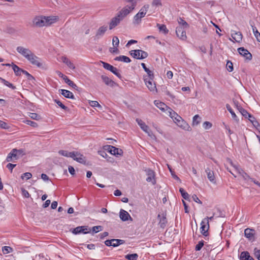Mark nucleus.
I'll return each instance as SVG.
<instances>
[{"instance_id": "1", "label": "nucleus", "mask_w": 260, "mask_h": 260, "mask_svg": "<svg viewBox=\"0 0 260 260\" xmlns=\"http://www.w3.org/2000/svg\"><path fill=\"white\" fill-rule=\"evenodd\" d=\"M56 20L57 18L55 16H38L34 18L32 23L34 26L41 27L49 26Z\"/></svg>"}, {"instance_id": "2", "label": "nucleus", "mask_w": 260, "mask_h": 260, "mask_svg": "<svg viewBox=\"0 0 260 260\" xmlns=\"http://www.w3.org/2000/svg\"><path fill=\"white\" fill-rule=\"evenodd\" d=\"M24 154V150L22 149H13L8 154L6 158V161L7 162L13 161L14 160L18 159L20 156H22Z\"/></svg>"}, {"instance_id": "3", "label": "nucleus", "mask_w": 260, "mask_h": 260, "mask_svg": "<svg viewBox=\"0 0 260 260\" xmlns=\"http://www.w3.org/2000/svg\"><path fill=\"white\" fill-rule=\"evenodd\" d=\"M104 149L111 154L116 156H122L123 154V150L121 149H119L113 146L106 145L104 146Z\"/></svg>"}, {"instance_id": "4", "label": "nucleus", "mask_w": 260, "mask_h": 260, "mask_svg": "<svg viewBox=\"0 0 260 260\" xmlns=\"http://www.w3.org/2000/svg\"><path fill=\"white\" fill-rule=\"evenodd\" d=\"M102 63L103 64V67L105 69L111 71L112 73L115 75L119 79L122 78L121 74L118 72V70L116 68L113 67V66L107 62L102 61Z\"/></svg>"}, {"instance_id": "5", "label": "nucleus", "mask_w": 260, "mask_h": 260, "mask_svg": "<svg viewBox=\"0 0 260 260\" xmlns=\"http://www.w3.org/2000/svg\"><path fill=\"white\" fill-rule=\"evenodd\" d=\"M27 59L33 65L36 66L39 68L42 66L41 62V59L35 55L33 53L27 58Z\"/></svg>"}, {"instance_id": "6", "label": "nucleus", "mask_w": 260, "mask_h": 260, "mask_svg": "<svg viewBox=\"0 0 260 260\" xmlns=\"http://www.w3.org/2000/svg\"><path fill=\"white\" fill-rule=\"evenodd\" d=\"M16 50L19 53L21 54L26 59L32 53L30 49L22 46L17 47Z\"/></svg>"}, {"instance_id": "7", "label": "nucleus", "mask_w": 260, "mask_h": 260, "mask_svg": "<svg viewBox=\"0 0 260 260\" xmlns=\"http://www.w3.org/2000/svg\"><path fill=\"white\" fill-rule=\"evenodd\" d=\"M157 218L159 220L158 224L159 226L162 229H165L168 223L167 213H163L162 214H159L157 216Z\"/></svg>"}, {"instance_id": "8", "label": "nucleus", "mask_w": 260, "mask_h": 260, "mask_svg": "<svg viewBox=\"0 0 260 260\" xmlns=\"http://www.w3.org/2000/svg\"><path fill=\"white\" fill-rule=\"evenodd\" d=\"M185 28L182 26H178L176 28V34L177 37L182 40H185L187 38Z\"/></svg>"}, {"instance_id": "9", "label": "nucleus", "mask_w": 260, "mask_h": 260, "mask_svg": "<svg viewBox=\"0 0 260 260\" xmlns=\"http://www.w3.org/2000/svg\"><path fill=\"white\" fill-rule=\"evenodd\" d=\"M201 227V233L203 235L206 237L208 235V230L209 229V224L208 219L206 221H202Z\"/></svg>"}, {"instance_id": "10", "label": "nucleus", "mask_w": 260, "mask_h": 260, "mask_svg": "<svg viewBox=\"0 0 260 260\" xmlns=\"http://www.w3.org/2000/svg\"><path fill=\"white\" fill-rule=\"evenodd\" d=\"M107 30V26H102L100 27L97 30V31L96 32V34L95 36L94 37V40H98L100 39L101 37H102L105 32Z\"/></svg>"}, {"instance_id": "11", "label": "nucleus", "mask_w": 260, "mask_h": 260, "mask_svg": "<svg viewBox=\"0 0 260 260\" xmlns=\"http://www.w3.org/2000/svg\"><path fill=\"white\" fill-rule=\"evenodd\" d=\"M255 231L254 229L247 228L244 231L245 236L249 240L253 241L255 240L254 235Z\"/></svg>"}, {"instance_id": "12", "label": "nucleus", "mask_w": 260, "mask_h": 260, "mask_svg": "<svg viewBox=\"0 0 260 260\" xmlns=\"http://www.w3.org/2000/svg\"><path fill=\"white\" fill-rule=\"evenodd\" d=\"M238 51L240 55L245 57L246 59H248V60H251L252 57L251 54L244 47L239 48L238 49Z\"/></svg>"}, {"instance_id": "13", "label": "nucleus", "mask_w": 260, "mask_h": 260, "mask_svg": "<svg viewBox=\"0 0 260 260\" xmlns=\"http://www.w3.org/2000/svg\"><path fill=\"white\" fill-rule=\"evenodd\" d=\"M119 217L123 221H128V220L133 221V218L131 217L129 214L123 209H121L120 210Z\"/></svg>"}, {"instance_id": "14", "label": "nucleus", "mask_w": 260, "mask_h": 260, "mask_svg": "<svg viewBox=\"0 0 260 260\" xmlns=\"http://www.w3.org/2000/svg\"><path fill=\"white\" fill-rule=\"evenodd\" d=\"M136 121L137 122L138 125L140 126L141 128L145 133L148 134L149 136L150 135L151 131L149 130V127L146 125L144 122H143L141 119L137 118L136 119Z\"/></svg>"}, {"instance_id": "15", "label": "nucleus", "mask_w": 260, "mask_h": 260, "mask_svg": "<svg viewBox=\"0 0 260 260\" xmlns=\"http://www.w3.org/2000/svg\"><path fill=\"white\" fill-rule=\"evenodd\" d=\"M74 154L75 156H74V157H72V158H73L74 160L81 164H85V157L82 154H80V153H78V152L75 151Z\"/></svg>"}, {"instance_id": "16", "label": "nucleus", "mask_w": 260, "mask_h": 260, "mask_svg": "<svg viewBox=\"0 0 260 260\" xmlns=\"http://www.w3.org/2000/svg\"><path fill=\"white\" fill-rule=\"evenodd\" d=\"M147 175L148 176L146 178V181L147 182H152L153 184H155V180L154 179L155 173L153 171L150 169H148L147 171Z\"/></svg>"}, {"instance_id": "17", "label": "nucleus", "mask_w": 260, "mask_h": 260, "mask_svg": "<svg viewBox=\"0 0 260 260\" xmlns=\"http://www.w3.org/2000/svg\"><path fill=\"white\" fill-rule=\"evenodd\" d=\"M205 172L207 173V177L210 181L215 184L216 183V180L214 172L208 168L206 169Z\"/></svg>"}, {"instance_id": "18", "label": "nucleus", "mask_w": 260, "mask_h": 260, "mask_svg": "<svg viewBox=\"0 0 260 260\" xmlns=\"http://www.w3.org/2000/svg\"><path fill=\"white\" fill-rule=\"evenodd\" d=\"M101 78L103 81L108 86L113 87L116 85V83L114 81L105 75H102Z\"/></svg>"}, {"instance_id": "19", "label": "nucleus", "mask_w": 260, "mask_h": 260, "mask_svg": "<svg viewBox=\"0 0 260 260\" xmlns=\"http://www.w3.org/2000/svg\"><path fill=\"white\" fill-rule=\"evenodd\" d=\"M121 20L116 16L113 17L109 23V29H112L117 26L120 22Z\"/></svg>"}, {"instance_id": "20", "label": "nucleus", "mask_w": 260, "mask_h": 260, "mask_svg": "<svg viewBox=\"0 0 260 260\" xmlns=\"http://www.w3.org/2000/svg\"><path fill=\"white\" fill-rule=\"evenodd\" d=\"M135 8V4L134 5H131V6H126V7L123 8L121 11L126 16L132 11H133Z\"/></svg>"}, {"instance_id": "21", "label": "nucleus", "mask_w": 260, "mask_h": 260, "mask_svg": "<svg viewBox=\"0 0 260 260\" xmlns=\"http://www.w3.org/2000/svg\"><path fill=\"white\" fill-rule=\"evenodd\" d=\"M60 93L66 98L74 99L75 97L73 93L69 90L66 89H60Z\"/></svg>"}, {"instance_id": "22", "label": "nucleus", "mask_w": 260, "mask_h": 260, "mask_svg": "<svg viewBox=\"0 0 260 260\" xmlns=\"http://www.w3.org/2000/svg\"><path fill=\"white\" fill-rule=\"evenodd\" d=\"M232 37L237 42H240L242 39V35L240 31H232Z\"/></svg>"}, {"instance_id": "23", "label": "nucleus", "mask_w": 260, "mask_h": 260, "mask_svg": "<svg viewBox=\"0 0 260 260\" xmlns=\"http://www.w3.org/2000/svg\"><path fill=\"white\" fill-rule=\"evenodd\" d=\"M240 260H254L248 251H243L240 255Z\"/></svg>"}, {"instance_id": "24", "label": "nucleus", "mask_w": 260, "mask_h": 260, "mask_svg": "<svg viewBox=\"0 0 260 260\" xmlns=\"http://www.w3.org/2000/svg\"><path fill=\"white\" fill-rule=\"evenodd\" d=\"M12 67L16 76H20L22 73L23 74L24 70L20 68L17 65L12 63Z\"/></svg>"}, {"instance_id": "25", "label": "nucleus", "mask_w": 260, "mask_h": 260, "mask_svg": "<svg viewBox=\"0 0 260 260\" xmlns=\"http://www.w3.org/2000/svg\"><path fill=\"white\" fill-rule=\"evenodd\" d=\"M62 61L67 64V66L72 70H74L75 69V66L74 64L66 56L61 57Z\"/></svg>"}, {"instance_id": "26", "label": "nucleus", "mask_w": 260, "mask_h": 260, "mask_svg": "<svg viewBox=\"0 0 260 260\" xmlns=\"http://www.w3.org/2000/svg\"><path fill=\"white\" fill-rule=\"evenodd\" d=\"M147 82L145 83L146 85L147 86L148 89L151 91L153 92H157V88L156 87L155 83L153 81H147Z\"/></svg>"}, {"instance_id": "27", "label": "nucleus", "mask_w": 260, "mask_h": 260, "mask_svg": "<svg viewBox=\"0 0 260 260\" xmlns=\"http://www.w3.org/2000/svg\"><path fill=\"white\" fill-rule=\"evenodd\" d=\"M145 16V13L143 12H139L134 17V23L135 24H139L141 22L142 18Z\"/></svg>"}, {"instance_id": "28", "label": "nucleus", "mask_w": 260, "mask_h": 260, "mask_svg": "<svg viewBox=\"0 0 260 260\" xmlns=\"http://www.w3.org/2000/svg\"><path fill=\"white\" fill-rule=\"evenodd\" d=\"M58 153L60 155L66 156V157H70L72 158V157H74V156H75V154H74V151L69 152L66 150H61L59 151Z\"/></svg>"}, {"instance_id": "29", "label": "nucleus", "mask_w": 260, "mask_h": 260, "mask_svg": "<svg viewBox=\"0 0 260 260\" xmlns=\"http://www.w3.org/2000/svg\"><path fill=\"white\" fill-rule=\"evenodd\" d=\"M155 106L162 111H165L168 106L164 103L159 101H155Z\"/></svg>"}, {"instance_id": "30", "label": "nucleus", "mask_w": 260, "mask_h": 260, "mask_svg": "<svg viewBox=\"0 0 260 260\" xmlns=\"http://www.w3.org/2000/svg\"><path fill=\"white\" fill-rule=\"evenodd\" d=\"M114 60L123 61L126 63L130 62L131 61V59L128 57L124 55L117 56L114 58Z\"/></svg>"}, {"instance_id": "31", "label": "nucleus", "mask_w": 260, "mask_h": 260, "mask_svg": "<svg viewBox=\"0 0 260 260\" xmlns=\"http://www.w3.org/2000/svg\"><path fill=\"white\" fill-rule=\"evenodd\" d=\"M64 81L69 86H70L75 90L79 91V88L77 86V85L75 83H74L72 81L69 79L68 77H66V79Z\"/></svg>"}, {"instance_id": "32", "label": "nucleus", "mask_w": 260, "mask_h": 260, "mask_svg": "<svg viewBox=\"0 0 260 260\" xmlns=\"http://www.w3.org/2000/svg\"><path fill=\"white\" fill-rule=\"evenodd\" d=\"M177 124L185 130H188L189 128H190L188 124L183 120H180L179 123H177Z\"/></svg>"}, {"instance_id": "33", "label": "nucleus", "mask_w": 260, "mask_h": 260, "mask_svg": "<svg viewBox=\"0 0 260 260\" xmlns=\"http://www.w3.org/2000/svg\"><path fill=\"white\" fill-rule=\"evenodd\" d=\"M0 80L2 83H3L4 85L6 86L12 88V89H15L16 88V86L13 85L12 83H10L8 81L6 80L5 79L0 78Z\"/></svg>"}, {"instance_id": "34", "label": "nucleus", "mask_w": 260, "mask_h": 260, "mask_svg": "<svg viewBox=\"0 0 260 260\" xmlns=\"http://www.w3.org/2000/svg\"><path fill=\"white\" fill-rule=\"evenodd\" d=\"M157 26L158 27L159 31H162L165 35L168 33L169 30L167 29L166 25L157 24Z\"/></svg>"}, {"instance_id": "35", "label": "nucleus", "mask_w": 260, "mask_h": 260, "mask_svg": "<svg viewBox=\"0 0 260 260\" xmlns=\"http://www.w3.org/2000/svg\"><path fill=\"white\" fill-rule=\"evenodd\" d=\"M141 50H132L129 52L130 54L132 56H133L134 58L139 59V55L140 54Z\"/></svg>"}, {"instance_id": "36", "label": "nucleus", "mask_w": 260, "mask_h": 260, "mask_svg": "<svg viewBox=\"0 0 260 260\" xmlns=\"http://www.w3.org/2000/svg\"><path fill=\"white\" fill-rule=\"evenodd\" d=\"M179 192H180L181 196L183 199L186 200H189V195L188 193L186 192L183 188H180Z\"/></svg>"}, {"instance_id": "37", "label": "nucleus", "mask_w": 260, "mask_h": 260, "mask_svg": "<svg viewBox=\"0 0 260 260\" xmlns=\"http://www.w3.org/2000/svg\"><path fill=\"white\" fill-rule=\"evenodd\" d=\"M113 242H116V243H113V247H117L121 244H123L125 243V241L121 239H112Z\"/></svg>"}, {"instance_id": "38", "label": "nucleus", "mask_w": 260, "mask_h": 260, "mask_svg": "<svg viewBox=\"0 0 260 260\" xmlns=\"http://www.w3.org/2000/svg\"><path fill=\"white\" fill-rule=\"evenodd\" d=\"M125 257L128 260H137L138 255L137 253L128 254L125 255Z\"/></svg>"}, {"instance_id": "39", "label": "nucleus", "mask_w": 260, "mask_h": 260, "mask_svg": "<svg viewBox=\"0 0 260 260\" xmlns=\"http://www.w3.org/2000/svg\"><path fill=\"white\" fill-rule=\"evenodd\" d=\"M141 66L147 74H148L150 77H151V78L153 77V72L147 68L144 63H141Z\"/></svg>"}, {"instance_id": "40", "label": "nucleus", "mask_w": 260, "mask_h": 260, "mask_svg": "<svg viewBox=\"0 0 260 260\" xmlns=\"http://www.w3.org/2000/svg\"><path fill=\"white\" fill-rule=\"evenodd\" d=\"M29 116L34 120H39L41 119V116L36 113H30Z\"/></svg>"}, {"instance_id": "41", "label": "nucleus", "mask_w": 260, "mask_h": 260, "mask_svg": "<svg viewBox=\"0 0 260 260\" xmlns=\"http://www.w3.org/2000/svg\"><path fill=\"white\" fill-rule=\"evenodd\" d=\"M23 74L26 76L28 80L32 81V82L35 84L36 79L31 75H30L28 72H27L25 70H24Z\"/></svg>"}, {"instance_id": "42", "label": "nucleus", "mask_w": 260, "mask_h": 260, "mask_svg": "<svg viewBox=\"0 0 260 260\" xmlns=\"http://www.w3.org/2000/svg\"><path fill=\"white\" fill-rule=\"evenodd\" d=\"M226 108L227 109V110L230 112V113L231 114L232 116V117L236 120L237 119V116L236 115V114L235 113V112L233 111V110H232L231 107L230 106V105L229 104H226Z\"/></svg>"}, {"instance_id": "43", "label": "nucleus", "mask_w": 260, "mask_h": 260, "mask_svg": "<svg viewBox=\"0 0 260 260\" xmlns=\"http://www.w3.org/2000/svg\"><path fill=\"white\" fill-rule=\"evenodd\" d=\"M84 228V226H77L76 228L73 229L72 232L75 235L82 233V229Z\"/></svg>"}, {"instance_id": "44", "label": "nucleus", "mask_w": 260, "mask_h": 260, "mask_svg": "<svg viewBox=\"0 0 260 260\" xmlns=\"http://www.w3.org/2000/svg\"><path fill=\"white\" fill-rule=\"evenodd\" d=\"M178 23L181 24L183 27L188 28L189 25L188 23L182 18H179L178 20Z\"/></svg>"}, {"instance_id": "45", "label": "nucleus", "mask_w": 260, "mask_h": 260, "mask_svg": "<svg viewBox=\"0 0 260 260\" xmlns=\"http://www.w3.org/2000/svg\"><path fill=\"white\" fill-rule=\"evenodd\" d=\"M238 110L244 117L247 118V115H248L249 113L246 110H245L242 107H239L238 108Z\"/></svg>"}, {"instance_id": "46", "label": "nucleus", "mask_w": 260, "mask_h": 260, "mask_svg": "<svg viewBox=\"0 0 260 260\" xmlns=\"http://www.w3.org/2000/svg\"><path fill=\"white\" fill-rule=\"evenodd\" d=\"M103 226L101 225H96L92 228V235L94 233H96L102 231L103 230Z\"/></svg>"}, {"instance_id": "47", "label": "nucleus", "mask_w": 260, "mask_h": 260, "mask_svg": "<svg viewBox=\"0 0 260 260\" xmlns=\"http://www.w3.org/2000/svg\"><path fill=\"white\" fill-rule=\"evenodd\" d=\"M54 102L64 110L66 111L69 109L68 108L67 106H64L60 101L55 99L54 100Z\"/></svg>"}, {"instance_id": "48", "label": "nucleus", "mask_w": 260, "mask_h": 260, "mask_svg": "<svg viewBox=\"0 0 260 260\" xmlns=\"http://www.w3.org/2000/svg\"><path fill=\"white\" fill-rule=\"evenodd\" d=\"M226 68L229 72H232L233 71V64L232 61L228 60L226 64Z\"/></svg>"}, {"instance_id": "49", "label": "nucleus", "mask_w": 260, "mask_h": 260, "mask_svg": "<svg viewBox=\"0 0 260 260\" xmlns=\"http://www.w3.org/2000/svg\"><path fill=\"white\" fill-rule=\"evenodd\" d=\"M24 122L29 125H30L31 126L33 127H36L38 126V124L34 121H31L30 120H26L24 121Z\"/></svg>"}, {"instance_id": "50", "label": "nucleus", "mask_w": 260, "mask_h": 260, "mask_svg": "<svg viewBox=\"0 0 260 260\" xmlns=\"http://www.w3.org/2000/svg\"><path fill=\"white\" fill-rule=\"evenodd\" d=\"M201 119V117L199 115H196L193 117V125H197L200 122V120Z\"/></svg>"}, {"instance_id": "51", "label": "nucleus", "mask_w": 260, "mask_h": 260, "mask_svg": "<svg viewBox=\"0 0 260 260\" xmlns=\"http://www.w3.org/2000/svg\"><path fill=\"white\" fill-rule=\"evenodd\" d=\"M2 250L4 254H7L12 252L13 248L9 246H4L3 247Z\"/></svg>"}, {"instance_id": "52", "label": "nucleus", "mask_w": 260, "mask_h": 260, "mask_svg": "<svg viewBox=\"0 0 260 260\" xmlns=\"http://www.w3.org/2000/svg\"><path fill=\"white\" fill-rule=\"evenodd\" d=\"M168 169H169L170 172H171V175H172V177H173V178H174L175 179H176L177 180L180 181V179H179V178L175 174V172L172 170L171 166H169V165H168Z\"/></svg>"}, {"instance_id": "53", "label": "nucleus", "mask_w": 260, "mask_h": 260, "mask_svg": "<svg viewBox=\"0 0 260 260\" xmlns=\"http://www.w3.org/2000/svg\"><path fill=\"white\" fill-rule=\"evenodd\" d=\"M204 244V241H203V240L200 241L198 243V244L197 245H196V247H195V250L196 251H200L202 249V248L203 247Z\"/></svg>"}, {"instance_id": "54", "label": "nucleus", "mask_w": 260, "mask_h": 260, "mask_svg": "<svg viewBox=\"0 0 260 260\" xmlns=\"http://www.w3.org/2000/svg\"><path fill=\"white\" fill-rule=\"evenodd\" d=\"M89 104L90 106L92 107H98L100 108H102V106L99 104V103L95 101H90Z\"/></svg>"}, {"instance_id": "55", "label": "nucleus", "mask_w": 260, "mask_h": 260, "mask_svg": "<svg viewBox=\"0 0 260 260\" xmlns=\"http://www.w3.org/2000/svg\"><path fill=\"white\" fill-rule=\"evenodd\" d=\"M113 45L114 47H118L119 44V39L117 37L114 36L113 38Z\"/></svg>"}, {"instance_id": "56", "label": "nucleus", "mask_w": 260, "mask_h": 260, "mask_svg": "<svg viewBox=\"0 0 260 260\" xmlns=\"http://www.w3.org/2000/svg\"><path fill=\"white\" fill-rule=\"evenodd\" d=\"M140 52L141 55H139V59H143L148 57V54L146 52L141 50Z\"/></svg>"}, {"instance_id": "57", "label": "nucleus", "mask_w": 260, "mask_h": 260, "mask_svg": "<svg viewBox=\"0 0 260 260\" xmlns=\"http://www.w3.org/2000/svg\"><path fill=\"white\" fill-rule=\"evenodd\" d=\"M254 255L258 260H260V249L255 248L254 249Z\"/></svg>"}, {"instance_id": "58", "label": "nucleus", "mask_w": 260, "mask_h": 260, "mask_svg": "<svg viewBox=\"0 0 260 260\" xmlns=\"http://www.w3.org/2000/svg\"><path fill=\"white\" fill-rule=\"evenodd\" d=\"M154 78V76L153 73V77H152V78H151V77H150L148 74H147V75L144 76V77H143L144 80V82L145 83H147V81H153Z\"/></svg>"}, {"instance_id": "59", "label": "nucleus", "mask_w": 260, "mask_h": 260, "mask_svg": "<svg viewBox=\"0 0 260 260\" xmlns=\"http://www.w3.org/2000/svg\"><path fill=\"white\" fill-rule=\"evenodd\" d=\"M203 126L205 129H208L212 127V124L209 121H205L204 122Z\"/></svg>"}, {"instance_id": "60", "label": "nucleus", "mask_w": 260, "mask_h": 260, "mask_svg": "<svg viewBox=\"0 0 260 260\" xmlns=\"http://www.w3.org/2000/svg\"><path fill=\"white\" fill-rule=\"evenodd\" d=\"M252 123L253 125L256 128V129L260 133V124L258 122L255 120L254 121H252Z\"/></svg>"}, {"instance_id": "61", "label": "nucleus", "mask_w": 260, "mask_h": 260, "mask_svg": "<svg viewBox=\"0 0 260 260\" xmlns=\"http://www.w3.org/2000/svg\"><path fill=\"white\" fill-rule=\"evenodd\" d=\"M152 6H161L162 3L161 0H153L152 2Z\"/></svg>"}, {"instance_id": "62", "label": "nucleus", "mask_w": 260, "mask_h": 260, "mask_svg": "<svg viewBox=\"0 0 260 260\" xmlns=\"http://www.w3.org/2000/svg\"><path fill=\"white\" fill-rule=\"evenodd\" d=\"M32 177V174L30 173L26 172L22 174L21 176V178L22 179H24V177L26 178V180Z\"/></svg>"}, {"instance_id": "63", "label": "nucleus", "mask_w": 260, "mask_h": 260, "mask_svg": "<svg viewBox=\"0 0 260 260\" xmlns=\"http://www.w3.org/2000/svg\"><path fill=\"white\" fill-rule=\"evenodd\" d=\"M116 16L119 18V19L122 21L123 18L126 17L125 15H124V14H123V13L122 12V11L120 10L117 14Z\"/></svg>"}, {"instance_id": "64", "label": "nucleus", "mask_w": 260, "mask_h": 260, "mask_svg": "<svg viewBox=\"0 0 260 260\" xmlns=\"http://www.w3.org/2000/svg\"><path fill=\"white\" fill-rule=\"evenodd\" d=\"M192 198L193 200L196 202V203H198L200 204H202V202L200 201V200L199 199V198L197 197L196 194H193L192 196Z\"/></svg>"}]
</instances>
